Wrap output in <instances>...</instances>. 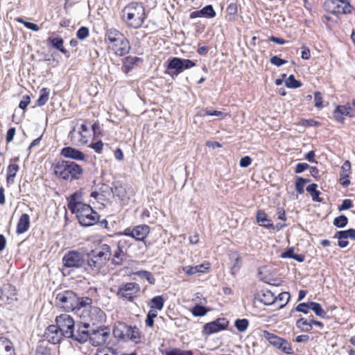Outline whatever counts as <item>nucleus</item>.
<instances>
[{"instance_id": "f257e3e1", "label": "nucleus", "mask_w": 355, "mask_h": 355, "mask_svg": "<svg viewBox=\"0 0 355 355\" xmlns=\"http://www.w3.org/2000/svg\"><path fill=\"white\" fill-rule=\"evenodd\" d=\"M105 42L107 49L117 56H124L130 52L129 40L114 28H108L105 34Z\"/></svg>"}, {"instance_id": "f03ea898", "label": "nucleus", "mask_w": 355, "mask_h": 355, "mask_svg": "<svg viewBox=\"0 0 355 355\" xmlns=\"http://www.w3.org/2000/svg\"><path fill=\"white\" fill-rule=\"evenodd\" d=\"M122 16L125 23L133 28H139L146 18L144 6L141 3L132 2L122 10Z\"/></svg>"}, {"instance_id": "7ed1b4c3", "label": "nucleus", "mask_w": 355, "mask_h": 355, "mask_svg": "<svg viewBox=\"0 0 355 355\" xmlns=\"http://www.w3.org/2000/svg\"><path fill=\"white\" fill-rule=\"evenodd\" d=\"M53 171L61 179L78 180L83 173V168L74 162L61 160L53 165Z\"/></svg>"}, {"instance_id": "20e7f679", "label": "nucleus", "mask_w": 355, "mask_h": 355, "mask_svg": "<svg viewBox=\"0 0 355 355\" xmlns=\"http://www.w3.org/2000/svg\"><path fill=\"white\" fill-rule=\"evenodd\" d=\"M79 208L72 214H76L79 223L83 227L95 225L99 220L98 214L93 210L90 205L84 204L79 205Z\"/></svg>"}, {"instance_id": "39448f33", "label": "nucleus", "mask_w": 355, "mask_h": 355, "mask_svg": "<svg viewBox=\"0 0 355 355\" xmlns=\"http://www.w3.org/2000/svg\"><path fill=\"white\" fill-rule=\"evenodd\" d=\"M111 333L108 326L99 325L93 329L89 333V342L93 346H100L108 344Z\"/></svg>"}, {"instance_id": "423d86ee", "label": "nucleus", "mask_w": 355, "mask_h": 355, "mask_svg": "<svg viewBox=\"0 0 355 355\" xmlns=\"http://www.w3.org/2000/svg\"><path fill=\"white\" fill-rule=\"evenodd\" d=\"M55 300L59 306L67 311H74L77 307L78 296L71 290L59 293L56 296Z\"/></svg>"}, {"instance_id": "0eeeda50", "label": "nucleus", "mask_w": 355, "mask_h": 355, "mask_svg": "<svg viewBox=\"0 0 355 355\" xmlns=\"http://www.w3.org/2000/svg\"><path fill=\"white\" fill-rule=\"evenodd\" d=\"M80 317L87 321L85 323H89V325L93 326L101 324L106 320V315L97 306H89L88 310H84L82 312Z\"/></svg>"}, {"instance_id": "6e6552de", "label": "nucleus", "mask_w": 355, "mask_h": 355, "mask_svg": "<svg viewBox=\"0 0 355 355\" xmlns=\"http://www.w3.org/2000/svg\"><path fill=\"white\" fill-rule=\"evenodd\" d=\"M349 0H326L324 3V9L334 15L348 14L352 12V6Z\"/></svg>"}, {"instance_id": "1a4fd4ad", "label": "nucleus", "mask_w": 355, "mask_h": 355, "mask_svg": "<svg viewBox=\"0 0 355 355\" xmlns=\"http://www.w3.org/2000/svg\"><path fill=\"white\" fill-rule=\"evenodd\" d=\"M90 136L87 121L83 123L78 129L73 128L69 134L71 141L76 145L86 144Z\"/></svg>"}, {"instance_id": "9d476101", "label": "nucleus", "mask_w": 355, "mask_h": 355, "mask_svg": "<svg viewBox=\"0 0 355 355\" xmlns=\"http://www.w3.org/2000/svg\"><path fill=\"white\" fill-rule=\"evenodd\" d=\"M150 233V227L147 225H139L134 227H127L123 232H119V236H127L132 237L138 241H144Z\"/></svg>"}, {"instance_id": "9b49d317", "label": "nucleus", "mask_w": 355, "mask_h": 355, "mask_svg": "<svg viewBox=\"0 0 355 355\" xmlns=\"http://www.w3.org/2000/svg\"><path fill=\"white\" fill-rule=\"evenodd\" d=\"M195 66L196 63L189 59L173 57L168 60L167 69L173 70L171 75L173 76V75L178 76L184 70L189 69Z\"/></svg>"}, {"instance_id": "f8f14e48", "label": "nucleus", "mask_w": 355, "mask_h": 355, "mask_svg": "<svg viewBox=\"0 0 355 355\" xmlns=\"http://www.w3.org/2000/svg\"><path fill=\"white\" fill-rule=\"evenodd\" d=\"M62 263L65 268H79L85 264L84 256L76 250H71L64 255Z\"/></svg>"}, {"instance_id": "ddd939ff", "label": "nucleus", "mask_w": 355, "mask_h": 355, "mask_svg": "<svg viewBox=\"0 0 355 355\" xmlns=\"http://www.w3.org/2000/svg\"><path fill=\"white\" fill-rule=\"evenodd\" d=\"M56 326L64 338H68L72 336L71 332L74 329L73 319L68 314L64 313L56 317Z\"/></svg>"}, {"instance_id": "4468645a", "label": "nucleus", "mask_w": 355, "mask_h": 355, "mask_svg": "<svg viewBox=\"0 0 355 355\" xmlns=\"http://www.w3.org/2000/svg\"><path fill=\"white\" fill-rule=\"evenodd\" d=\"M140 286L135 282L123 284L119 287L117 295L130 302L133 301L136 295L139 292Z\"/></svg>"}, {"instance_id": "2eb2a0df", "label": "nucleus", "mask_w": 355, "mask_h": 355, "mask_svg": "<svg viewBox=\"0 0 355 355\" xmlns=\"http://www.w3.org/2000/svg\"><path fill=\"white\" fill-rule=\"evenodd\" d=\"M229 322L224 318H218L214 321L205 324L202 332L206 335H211L227 329Z\"/></svg>"}, {"instance_id": "dca6fc26", "label": "nucleus", "mask_w": 355, "mask_h": 355, "mask_svg": "<svg viewBox=\"0 0 355 355\" xmlns=\"http://www.w3.org/2000/svg\"><path fill=\"white\" fill-rule=\"evenodd\" d=\"M16 300V289L10 284H4L0 288V305L10 304L12 301Z\"/></svg>"}, {"instance_id": "f3484780", "label": "nucleus", "mask_w": 355, "mask_h": 355, "mask_svg": "<svg viewBox=\"0 0 355 355\" xmlns=\"http://www.w3.org/2000/svg\"><path fill=\"white\" fill-rule=\"evenodd\" d=\"M89 327V323H84L83 326H78L76 329L74 328L71 332L72 336H69L68 338H72L80 343H85L89 340V332L87 330Z\"/></svg>"}, {"instance_id": "a211bd4d", "label": "nucleus", "mask_w": 355, "mask_h": 355, "mask_svg": "<svg viewBox=\"0 0 355 355\" xmlns=\"http://www.w3.org/2000/svg\"><path fill=\"white\" fill-rule=\"evenodd\" d=\"M45 337L49 343L55 345L59 343L64 336L60 330H58V327L52 324L46 328Z\"/></svg>"}, {"instance_id": "6ab92c4d", "label": "nucleus", "mask_w": 355, "mask_h": 355, "mask_svg": "<svg viewBox=\"0 0 355 355\" xmlns=\"http://www.w3.org/2000/svg\"><path fill=\"white\" fill-rule=\"evenodd\" d=\"M60 155L64 157L83 161L85 159V155L80 150L67 146L61 150Z\"/></svg>"}, {"instance_id": "aec40b11", "label": "nucleus", "mask_w": 355, "mask_h": 355, "mask_svg": "<svg viewBox=\"0 0 355 355\" xmlns=\"http://www.w3.org/2000/svg\"><path fill=\"white\" fill-rule=\"evenodd\" d=\"M91 252L103 261L105 263H107L112 256L111 248L109 245L105 243L101 244L98 248L92 250Z\"/></svg>"}, {"instance_id": "412c9836", "label": "nucleus", "mask_w": 355, "mask_h": 355, "mask_svg": "<svg viewBox=\"0 0 355 355\" xmlns=\"http://www.w3.org/2000/svg\"><path fill=\"white\" fill-rule=\"evenodd\" d=\"M351 110L352 108L349 104L345 105H338L333 112L334 119L338 122L344 123L345 119L343 116H352L350 114Z\"/></svg>"}, {"instance_id": "4be33fe9", "label": "nucleus", "mask_w": 355, "mask_h": 355, "mask_svg": "<svg viewBox=\"0 0 355 355\" xmlns=\"http://www.w3.org/2000/svg\"><path fill=\"white\" fill-rule=\"evenodd\" d=\"M0 355H15L12 343L6 337H0Z\"/></svg>"}, {"instance_id": "5701e85b", "label": "nucleus", "mask_w": 355, "mask_h": 355, "mask_svg": "<svg viewBox=\"0 0 355 355\" xmlns=\"http://www.w3.org/2000/svg\"><path fill=\"white\" fill-rule=\"evenodd\" d=\"M256 298L265 305H272L277 301V297L274 293L269 290H263L257 294Z\"/></svg>"}, {"instance_id": "b1692460", "label": "nucleus", "mask_w": 355, "mask_h": 355, "mask_svg": "<svg viewBox=\"0 0 355 355\" xmlns=\"http://www.w3.org/2000/svg\"><path fill=\"white\" fill-rule=\"evenodd\" d=\"M88 257L89 258L87 259V266L89 269L94 272L99 271L100 269L106 264L103 261L95 256L92 252H90Z\"/></svg>"}, {"instance_id": "393cba45", "label": "nucleus", "mask_w": 355, "mask_h": 355, "mask_svg": "<svg viewBox=\"0 0 355 355\" xmlns=\"http://www.w3.org/2000/svg\"><path fill=\"white\" fill-rule=\"evenodd\" d=\"M82 196L81 193L75 192L70 196L68 198V208L72 212H74L78 208H79V205H83L85 203L82 202Z\"/></svg>"}, {"instance_id": "a878e982", "label": "nucleus", "mask_w": 355, "mask_h": 355, "mask_svg": "<svg viewBox=\"0 0 355 355\" xmlns=\"http://www.w3.org/2000/svg\"><path fill=\"white\" fill-rule=\"evenodd\" d=\"M30 227V216L27 214H23L20 216L17 225L16 232L18 234H21L28 231Z\"/></svg>"}, {"instance_id": "bb28decb", "label": "nucleus", "mask_w": 355, "mask_h": 355, "mask_svg": "<svg viewBox=\"0 0 355 355\" xmlns=\"http://www.w3.org/2000/svg\"><path fill=\"white\" fill-rule=\"evenodd\" d=\"M209 268V263H202L195 266H187L182 270L187 275H193L198 272H205Z\"/></svg>"}, {"instance_id": "cd10ccee", "label": "nucleus", "mask_w": 355, "mask_h": 355, "mask_svg": "<svg viewBox=\"0 0 355 355\" xmlns=\"http://www.w3.org/2000/svg\"><path fill=\"white\" fill-rule=\"evenodd\" d=\"M141 58L135 56H127L123 60V65L121 71L127 74L132 70L136 63L140 60Z\"/></svg>"}, {"instance_id": "c85d7f7f", "label": "nucleus", "mask_w": 355, "mask_h": 355, "mask_svg": "<svg viewBox=\"0 0 355 355\" xmlns=\"http://www.w3.org/2000/svg\"><path fill=\"white\" fill-rule=\"evenodd\" d=\"M256 220L257 223L262 227L268 229H274V224L270 219L267 218L264 211L259 210L257 213Z\"/></svg>"}, {"instance_id": "c756f323", "label": "nucleus", "mask_w": 355, "mask_h": 355, "mask_svg": "<svg viewBox=\"0 0 355 355\" xmlns=\"http://www.w3.org/2000/svg\"><path fill=\"white\" fill-rule=\"evenodd\" d=\"M92 302V300L88 297H78L77 302V307L74 311L76 313L79 314L82 313L84 310H88L89 306H91V304Z\"/></svg>"}, {"instance_id": "7c9ffc66", "label": "nucleus", "mask_w": 355, "mask_h": 355, "mask_svg": "<svg viewBox=\"0 0 355 355\" xmlns=\"http://www.w3.org/2000/svg\"><path fill=\"white\" fill-rule=\"evenodd\" d=\"M126 258L125 250L119 248L118 246L112 255V261L116 265H122Z\"/></svg>"}, {"instance_id": "2f4dec72", "label": "nucleus", "mask_w": 355, "mask_h": 355, "mask_svg": "<svg viewBox=\"0 0 355 355\" xmlns=\"http://www.w3.org/2000/svg\"><path fill=\"white\" fill-rule=\"evenodd\" d=\"M48 41L51 45L55 49L60 51L64 54L68 53L67 50L64 47V40L61 37H49Z\"/></svg>"}, {"instance_id": "473e14b6", "label": "nucleus", "mask_w": 355, "mask_h": 355, "mask_svg": "<svg viewBox=\"0 0 355 355\" xmlns=\"http://www.w3.org/2000/svg\"><path fill=\"white\" fill-rule=\"evenodd\" d=\"M19 167L17 164H10L7 168V177H6V182L7 184H12L14 183L15 177L17 171H19Z\"/></svg>"}, {"instance_id": "72a5a7b5", "label": "nucleus", "mask_w": 355, "mask_h": 355, "mask_svg": "<svg viewBox=\"0 0 355 355\" xmlns=\"http://www.w3.org/2000/svg\"><path fill=\"white\" fill-rule=\"evenodd\" d=\"M263 338L268 340L271 345L275 346V347H278L279 345H281V343H282V338H279V336H277V335L272 334V333H270L268 331H263Z\"/></svg>"}, {"instance_id": "f704fd0d", "label": "nucleus", "mask_w": 355, "mask_h": 355, "mask_svg": "<svg viewBox=\"0 0 355 355\" xmlns=\"http://www.w3.org/2000/svg\"><path fill=\"white\" fill-rule=\"evenodd\" d=\"M164 300L162 296L157 295L153 297L150 302L148 303V306L153 309L162 310L164 307Z\"/></svg>"}, {"instance_id": "c9c22d12", "label": "nucleus", "mask_w": 355, "mask_h": 355, "mask_svg": "<svg viewBox=\"0 0 355 355\" xmlns=\"http://www.w3.org/2000/svg\"><path fill=\"white\" fill-rule=\"evenodd\" d=\"M296 327L302 331L304 332H309L313 329L310 320H308L304 318H301L297 320Z\"/></svg>"}, {"instance_id": "e433bc0d", "label": "nucleus", "mask_w": 355, "mask_h": 355, "mask_svg": "<svg viewBox=\"0 0 355 355\" xmlns=\"http://www.w3.org/2000/svg\"><path fill=\"white\" fill-rule=\"evenodd\" d=\"M50 91L47 88H42L40 92V96L36 101L37 106H42L46 103L49 100Z\"/></svg>"}, {"instance_id": "4c0bfd02", "label": "nucleus", "mask_w": 355, "mask_h": 355, "mask_svg": "<svg viewBox=\"0 0 355 355\" xmlns=\"http://www.w3.org/2000/svg\"><path fill=\"white\" fill-rule=\"evenodd\" d=\"M335 237L338 239H350L355 240V230L349 229L347 230L338 231L336 232Z\"/></svg>"}, {"instance_id": "58836bf2", "label": "nucleus", "mask_w": 355, "mask_h": 355, "mask_svg": "<svg viewBox=\"0 0 355 355\" xmlns=\"http://www.w3.org/2000/svg\"><path fill=\"white\" fill-rule=\"evenodd\" d=\"M309 308L315 313L316 315L322 318H325L327 313L319 303L309 302Z\"/></svg>"}, {"instance_id": "ea45409f", "label": "nucleus", "mask_w": 355, "mask_h": 355, "mask_svg": "<svg viewBox=\"0 0 355 355\" xmlns=\"http://www.w3.org/2000/svg\"><path fill=\"white\" fill-rule=\"evenodd\" d=\"M135 275L141 279H146L150 284H154L155 282V279L154 278L153 274L149 271L139 270L135 272Z\"/></svg>"}, {"instance_id": "a19ab883", "label": "nucleus", "mask_w": 355, "mask_h": 355, "mask_svg": "<svg viewBox=\"0 0 355 355\" xmlns=\"http://www.w3.org/2000/svg\"><path fill=\"white\" fill-rule=\"evenodd\" d=\"M201 12L203 17L214 18L216 17V12L211 5H207L201 9Z\"/></svg>"}, {"instance_id": "79ce46f5", "label": "nucleus", "mask_w": 355, "mask_h": 355, "mask_svg": "<svg viewBox=\"0 0 355 355\" xmlns=\"http://www.w3.org/2000/svg\"><path fill=\"white\" fill-rule=\"evenodd\" d=\"M286 86L288 88L296 89L301 87L302 83L300 81L297 80L295 76L291 74L285 81Z\"/></svg>"}, {"instance_id": "37998d69", "label": "nucleus", "mask_w": 355, "mask_h": 355, "mask_svg": "<svg viewBox=\"0 0 355 355\" xmlns=\"http://www.w3.org/2000/svg\"><path fill=\"white\" fill-rule=\"evenodd\" d=\"M234 325L240 332H244L248 327L249 321L247 319H237L235 320Z\"/></svg>"}, {"instance_id": "c03bdc74", "label": "nucleus", "mask_w": 355, "mask_h": 355, "mask_svg": "<svg viewBox=\"0 0 355 355\" xmlns=\"http://www.w3.org/2000/svg\"><path fill=\"white\" fill-rule=\"evenodd\" d=\"M348 218L344 216L341 215L334 218V225L338 228H343L347 225Z\"/></svg>"}, {"instance_id": "a18cd8bd", "label": "nucleus", "mask_w": 355, "mask_h": 355, "mask_svg": "<svg viewBox=\"0 0 355 355\" xmlns=\"http://www.w3.org/2000/svg\"><path fill=\"white\" fill-rule=\"evenodd\" d=\"M165 355H193V352L189 350H182L179 348H173L166 350Z\"/></svg>"}, {"instance_id": "49530a36", "label": "nucleus", "mask_w": 355, "mask_h": 355, "mask_svg": "<svg viewBox=\"0 0 355 355\" xmlns=\"http://www.w3.org/2000/svg\"><path fill=\"white\" fill-rule=\"evenodd\" d=\"M276 297L277 300L281 302L279 307L282 308L288 302L291 296L288 292H282L279 294L278 297Z\"/></svg>"}, {"instance_id": "de8ad7c7", "label": "nucleus", "mask_w": 355, "mask_h": 355, "mask_svg": "<svg viewBox=\"0 0 355 355\" xmlns=\"http://www.w3.org/2000/svg\"><path fill=\"white\" fill-rule=\"evenodd\" d=\"M157 316V313L155 310H150L147 314V317L145 321L146 325L149 327H152L154 324V318Z\"/></svg>"}, {"instance_id": "09e8293b", "label": "nucleus", "mask_w": 355, "mask_h": 355, "mask_svg": "<svg viewBox=\"0 0 355 355\" xmlns=\"http://www.w3.org/2000/svg\"><path fill=\"white\" fill-rule=\"evenodd\" d=\"M191 312L194 316H204L207 310L205 306L198 304L193 307Z\"/></svg>"}, {"instance_id": "8fccbe9b", "label": "nucleus", "mask_w": 355, "mask_h": 355, "mask_svg": "<svg viewBox=\"0 0 355 355\" xmlns=\"http://www.w3.org/2000/svg\"><path fill=\"white\" fill-rule=\"evenodd\" d=\"M306 182H309L303 178L299 177L295 182V189L298 193L302 194L304 193V185Z\"/></svg>"}, {"instance_id": "3c124183", "label": "nucleus", "mask_w": 355, "mask_h": 355, "mask_svg": "<svg viewBox=\"0 0 355 355\" xmlns=\"http://www.w3.org/2000/svg\"><path fill=\"white\" fill-rule=\"evenodd\" d=\"M17 21L18 22L24 24V26L26 28H28V29L32 30L33 31H38L40 30V27L36 24H34V23H32V22H28V21H26L23 19H21V18H17Z\"/></svg>"}, {"instance_id": "603ef678", "label": "nucleus", "mask_w": 355, "mask_h": 355, "mask_svg": "<svg viewBox=\"0 0 355 355\" xmlns=\"http://www.w3.org/2000/svg\"><path fill=\"white\" fill-rule=\"evenodd\" d=\"M277 347L286 354L293 353V349L291 347V344L284 339H282V343H281V345H279Z\"/></svg>"}, {"instance_id": "864d4df0", "label": "nucleus", "mask_w": 355, "mask_h": 355, "mask_svg": "<svg viewBox=\"0 0 355 355\" xmlns=\"http://www.w3.org/2000/svg\"><path fill=\"white\" fill-rule=\"evenodd\" d=\"M51 349L46 346L38 345L35 350V355H51Z\"/></svg>"}, {"instance_id": "5fc2aeb1", "label": "nucleus", "mask_w": 355, "mask_h": 355, "mask_svg": "<svg viewBox=\"0 0 355 355\" xmlns=\"http://www.w3.org/2000/svg\"><path fill=\"white\" fill-rule=\"evenodd\" d=\"M314 103H315V106L318 109H321L324 107V105L322 104V95L321 92H314Z\"/></svg>"}, {"instance_id": "6e6d98bb", "label": "nucleus", "mask_w": 355, "mask_h": 355, "mask_svg": "<svg viewBox=\"0 0 355 355\" xmlns=\"http://www.w3.org/2000/svg\"><path fill=\"white\" fill-rule=\"evenodd\" d=\"M351 170V164L348 160H346L341 166L340 174L342 176H349Z\"/></svg>"}, {"instance_id": "4d7b16f0", "label": "nucleus", "mask_w": 355, "mask_h": 355, "mask_svg": "<svg viewBox=\"0 0 355 355\" xmlns=\"http://www.w3.org/2000/svg\"><path fill=\"white\" fill-rule=\"evenodd\" d=\"M227 12L234 18L238 12V6L236 3H230L227 7Z\"/></svg>"}, {"instance_id": "13d9d810", "label": "nucleus", "mask_w": 355, "mask_h": 355, "mask_svg": "<svg viewBox=\"0 0 355 355\" xmlns=\"http://www.w3.org/2000/svg\"><path fill=\"white\" fill-rule=\"evenodd\" d=\"M89 35V29L83 26L80 28L76 33V36L79 40H84Z\"/></svg>"}, {"instance_id": "bf43d9fd", "label": "nucleus", "mask_w": 355, "mask_h": 355, "mask_svg": "<svg viewBox=\"0 0 355 355\" xmlns=\"http://www.w3.org/2000/svg\"><path fill=\"white\" fill-rule=\"evenodd\" d=\"M270 62L272 64L275 65L279 67H281L283 64H286L287 62V61L284 59L280 58L277 55H274V56L271 57V58L270 60Z\"/></svg>"}, {"instance_id": "052dcab7", "label": "nucleus", "mask_w": 355, "mask_h": 355, "mask_svg": "<svg viewBox=\"0 0 355 355\" xmlns=\"http://www.w3.org/2000/svg\"><path fill=\"white\" fill-rule=\"evenodd\" d=\"M103 143L99 140L96 142L91 144L89 146L92 148L96 153H101L103 148Z\"/></svg>"}, {"instance_id": "680f3d73", "label": "nucleus", "mask_w": 355, "mask_h": 355, "mask_svg": "<svg viewBox=\"0 0 355 355\" xmlns=\"http://www.w3.org/2000/svg\"><path fill=\"white\" fill-rule=\"evenodd\" d=\"M95 355H116V354L111 348H101L96 350Z\"/></svg>"}, {"instance_id": "e2e57ef3", "label": "nucleus", "mask_w": 355, "mask_h": 355, "mask_svg": "<svg viewBox=\"0 0 355 355\" xmlns=\"http://www.w3.org/2000/svg\"><path fill=\"white\" fill-rule=\"evenodd\" d=\"M309 302L307 303H300L299 304L296 308L295 310L298 312H302L304 314H307L309 309Z\"/></svg>"}, {"instance_id": "0e129e2a", "label": "nucleus", "mask_w": 355, "mask_h": 355, "mask_svg": "<svg viewBox=\"0 0 355 355\" xmlns=\"http://www.w3.org/2000/svg\"><path fill=\"white\" fill-rule=\"evenodd\" d=\"M353 207L352 201L350 199H345L342 204L338 207L339 211L350 209Z\"/></svg>"}, {"instance_id": "69168bd1", "label": "nucleus", "mask_w": 355, "mask_h": 355, "mask_svg": "<svg viewBox=\"0 0 355 355\" xmlns=\"http://www.w3.org/2000/svg\"><path fill=\"white\" fill-rule=\"evenodd\" d=\"M201 115L202 116H219V117H224L225 116V114L223 112H222L220 111H217V110H214V111L205 110V113Z\"/></svg>"}, {"instance_id": "338daca9", "label": "nucleus", "mask_w": 355, "mask_h": 355, "mask_svg": "<svg viewBox=\"0 0 355 355\" xmlns=\"http://www.w3.org/2000/svg\"><path fill=\"white\" fill-rule=\"evenodd\" d=\"M92 129L94 137L102 135L101 128L98 122H95L92 125Z\"/></svg>"}, {"instance_id": "774afa93", "label": "nucleus", "mask_w": 355, "mask_h": 355, "mask_svg": "<svg viewBox=\"0 0 355 355\" xmlns=\"http://www.w3.org/2000/svg\"><path fill=\"white\" fill-rule=\"evenodd\" d=\"M252 161L250 157L245 156L240 159L239 165L242 168H246L252 164Z\"/></svg>"}]
</instances>
